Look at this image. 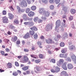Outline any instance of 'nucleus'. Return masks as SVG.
I'll return each instance as SVG.
<instances>
[{"instance_id":"nucleus-1","label":"nucleus","mask_w":76,"mask_h":76,"mask_svg":"<svg viewBox=\"0 0 76 76\" xmlns=\"http://www.w3.org/2000/svg\"><path fill=\"white\" fill-rule=\"evenodd\" d=\"M19 5L20 6L25 7H27L28 4H27V2L25 0H23L22 1L20 2Z\"/></svg>"},{"instance_id":"nucleus-2","label":"nucleus","mask_w":76,"mask_h":76,"mask_svg":"<svg viewBox=\"0 0 76 76\" xmlns=\"http://www.w3.org/2000/svg\"><path fill=\"white\" fill-rule=\"evenodd\" d=\"M56 26L55 27V31H57V29H59V26H60V24L61 23V21L60 20H57L56 22Z\"/></svg>"},{"instance_id":"nucleus-3","label":"nucleus","mask_w":76,"mask_h":76,"mask_svg":"<svg viewBox=\"0 0 76 76\" xmlns=\"http://www.w3.org/2000/svg\"><path fill=\"white\" fill-rule=\"evenodd\" d=\"M53 28V24H48L45 27V30L47 31H49L50 29H51Z\"/></svg>"},{"instance_id":"nucleus-4","label":"nucleus","mask_w":76,"mask_h":76,"mask_svg":"<svg viewBox=\"0 0 76 76\" xmlns=\"http://www.w3.org/2000/svg\"><path fill=\"white\" fill-rule=\"evenodd\" d=\"M29 61V58L27 56H24L22 59V61L23 63H26Z\"/></svg>"},{"instance_id":"nucleus-5","label":"nucleus","mask_w":76,"mask_h":76,"mask_svg":"<svg viewBox=\"0 0 76 76\" xmlns=\"http://www.w3.org/2000/svg\"><path fill=\"white\" fill-rule=\"evenodd\" d=\"M46 42L47 44H54L55 42L54 41H53V40L49 38L48 39H46Z\"/></svg>"},{"instance_id":"nucleus-6","label":"nucleus","mask_w":76,"mask_h":76,"mask_svg":"<svg viewBox=\"0 0 76 76\" xmlns=\"http://www.w3.org/2000/svg\"><path fill=\"white\" fill-rule=\"evenodd\" d=\"M45 10H44L43 8H39V12L41 15H44V13H45Z\"/></svg>"},{"instance_id":"nucleus-7","label":"nucleus","mask_w":76,"mask_h":76,"mask_svg":"<svg viewBox=\"0 0 76 76\" xmlns=\"http://www.w3.org/2000/svg\"><path fill=\"white\" fill-rule=\"evenodd\" d=\"M2 22L3 23H8L9 22V20L8 18L6 16L2 18Z\"/></svg>"},{"instance_id":"nucleus-8","label":"nucleus","mask_w":76,"mask_h":76,"mask_svg":"<svg viewBox=\"0 0 76 76\" xmlns=\"http://www.w3.org/2000/svg\"><path fill=\"white\" fill-rule=\"evenodd\" d=\"M17 8L18 10V11L19 13H20V12L22 13H23L25 12V10L23 9L20 10V7L19 6H17Z\"/></svg>"},{"instance_id":"nucleus-9","label":"nucleus","mask_w":76,"mask_h":76,"mask_svg":"<svg viewBox=\"0 0 76 76\" xmlns=\"http://www.w3.org/2000/svg\"><path fill=\"white\" fill-rule=\"evenodd\" d=\"M71 58L74 61L75 63L76 64V56L75 55H72L71 56Z\"/></svg>"},{"instance_id":"nucleus-10","label":"nucleus","mask_w":76,"mask_h":76,"mask_svg":"<svg viewBox=\"0 0 76 76\" xmlns=\"http://www.w3.org/2000/svg\"><path fill=\"white\" fill-rule=\"evenodd\" d=\"M35 68L37 71L35 72L36 73H38V72H40V71L42 70V69H41V67L40 66H36V67H35Z\"/></svg>"},{"instance_id":"nucleus-11","label":"nucleus","mask_w":76,"mask_h":76,"mask_svg":"<svg viewBox=\"0 0 76 76\" xmlns=\"http://www.w3.org/2000/svg\"><path fill=\"white\" fill-rule=\"evenodd\" d=\"M66 63L65 62L62 65V67L64 69V70H66L67 69V66H66Z\"/></svg>"},{"instance_id":"nucleus-12","label":"nucleus","mask_w":76,"mask_h":76,"mask_svg":"<svg viewBox=\"0 0 76 76\" xmlns=\"http://www.w3.org/2000/svg\"><path fill=\"white\" fill-rule=\"evenodd\" d=\"M68 69L70 70L73 69V65L71 64H68L67 65Z\"/></svg>"},{"instance_id":"nucleus-13","label":"nucleus","mask_w":76,"mask_h":76,"mask_svg":"<svg viewBox=\"0 0 76 76\" xmlns=\"http://www.w3.org/2000/svg\"><path fill=\"white\" fill-rule=\"evenodd\" d=\"M23 38L25 39H28V38H30V35L29 33H27L24 36Z\"/></svg>"},{"instance_id":"nucleus-14","label":"nucleus","mask_w":76,"mask_h":76,"mask_svg":"<svg viewBox=\"0 0 76 76\" xmlns=\"http://www.w3.org/2000/svg\"><path fill=\"white\" fill-rule=\"evenodd\" d=\"M43 15H44L45 17H48L50 16V12L48 11L46 12L45 11Z\"/></svg>"},{"instance_id":"nucleus-15","label":"nucleus","mask_w":76,"mask_h":76,"mask_svg":"<svg viewBox=\"0 0 76 76\" xmlns=\"http://www.w3.org/2000/svg\"><path fill=\"white\" fill-rule=\"evenodd\" d=\"M11 40L13 42H15L17 40H18V37L16 36H14L12 37Z\"/></svg>"},{"instance_id":"nucleus-16","label":"nucleus","mask_w":76,"mask_h":76,"mask_svg":"<svg viewBox=\"0 0 76 76\" xmlns=\"http://www.w3.org/2000/svg\"><path fill=\"white\" fill-rule=\"evenodd\" d=\"M34 15H35V13L33 12L30 11L28 14V15L29 17H32Z\"/></svg>"},{"instance_id":"nucleus-17","label":"nucleus","mask_w":76,"mask_h":76,"mask_svg":"<svg viewBox=\"0 0 76 76\" xmlns=\"http://www.w3.org/2000/svg\"><path fill=\"white\" fill-rule=\"evenodd\" d=\"M64 60H63V59H60L59 60V62L58 63H57L58 66L59 65H60V64H63V63H64ZM58 63H59V64H58Z\"/></svg>"},{"instance_id":"nucleus-18","label":"nucleus","mask_w":76,"mask_h":76,"mask_svg":"<svg viewBox=\"0 0 76 76\" xmlns=\"http://www.w3.org/2000/svg\"><path fill=\"white\" fill-rule=\"evenodd\" d=\"M7 66L8 68H12V63L9 62L7 64Z\"/></svg>"},{"instance_id":"nucleus-19","label":"nucleus","mask_w":76,"mask_h":76,"mask_svg":"<svg viewBox=\"0 0 76 76\" xmlns=\"http://www.w3.org/2000/svg\"><path fill=\"white\" fill-rule=\"evenodd\" d=\"M29 67V66H24L22 68V69L24 71H26V70H28Z\"/></svg>"},{"instance_id":"nucleus-20","label":"nucleus","mask_w":76,"mask_h":76,"mask_svg":"<svg viewBox=\"0 0 76 76\" xmlns=\"http://www.w3.org/2000/svg\"><path fill=\"white\" fill-rule=\"evenodd\" d=\"M70 50H73V51L76 50V48L75 46L73 45H72L70 48Z\"/></svg>"},{"instance_id":"nucleus-21","label":"nucleus","mask_w":76,"mask_h":76,"mask_svg":"<svg viewBox=\"0 0 76 76\" xmlns=\"http://www.w3.org/2000/svg\"><path fill=\"white\" fill-rule=\"evenodd\" d=\"M29 34L30 35L33 36V35H34L35 34V31L33 30L30 31H29Z\"/></svg>"},{"instance_id":"nucleus-22","label":"nucleus","mask_w":76,"mask_h":76,"mask_svg":"<svg viewBox=\"0 0 76 76\" xmlns=\"http://www.w3.org/2000/svg\"><path fill=\"white\" fill-rule=\"evenodd\" d=\"M8 15L9 16V18L10 19H13V15L12 14H11V13H9Z\"/></svg>"},{"instance_id":"nucleus-23","label":"nucleus","mask_w":76,"mask_h":76,"mask_svg":"<svg viewBox=\"0 0 76 76\" xmlns=\"http://www.w3.org/2000/svg\"><path fill=\"white\" fill-rule=\"evenodd\" d=\"M60 70V69L59 67L57 66L55 67V71L56 72V73H58V72Z\"/></svg>"},{"instance_id":"nucleus-24","label":"nucleus","mask_w":76,"mask_h":76,"mask_svg":"<svg viewBox=\"0 0 76 76\" xmlns=\"http://www.w3.org/2000/svg\"><path fill=\"white\" fill-rule=\"evenodd\" d=\"M22 18L23 19H24V20L26 21L27 20V17L26 16V15L25 14H23Z\"/></svg>"},{"instance_id":"nucleus-25","label":"nucleus","mask_w":76,"mask_h":76,"mask_svg":"<svg viewBox=\"0 0 76 76\" xmlns=\"http://www.w3.org/2000/svg\"><path fill=\"white\" fill-rule=\"evenodd\" d=\"M37 44L38 45H39V48H42V46H41V42L40 41H38L37 42Z\"/></svg>"},{"instance_id":"nucleus-26","label":"nucleus","mask_w":76,"mask_h":76,"mask_svg":"<svg viewBox=\"0 0 76 76\" xmlns=\"http://www.w3.org/2000/svg\"><path fill=\"white\" fill-rule=\"evenodd\" d=\"M30 29H31V30H34L35 31H36L38 30V29H37V27H36L35 26H34L33 27H31L30 28Z\"/></svg>"},{"instance_id":"nucleus-27","label":"nucleus","mask_w":76,"mask_h":76,"mask_svg":"<svg viewBox=\"0 0 76 76\" xmlns=\"http://www.w3.org/2000/svg\"><path fill=\"white\" fill-rule=\"evenodd\" d=\"M13 23L14 24H19V20L17 19H15L14 20Z\"/></svg>"},{"instance_id":"nucleus-28","label":"nucleus","mask_w":76,"mask_h":76,"mask_svg":"<svg viewBox=\"0 0 76 76\" xmlns=\"http://www.w3.org/2000/svg\"><path fill=\"white\" fill-rule=\"evenodd\" d=\"M70 12L72 14H75L76 13V10L74 9H71Z\"/></svg>"},{"instance_id":"nucleus-29","label":"nucleus","mask_w":76,"mask_h":76,"mask_svg":"<svg viewBox=\"0 0 76 76\" xmlns=\"http://www.w3.org/2000/svg\"><path fill=\"white\" fill-rule=\"evenodd\" d=\"M62 10H64L65 12H66L67 11V8L64 6V5H62Z\"/></svg>"},{"instance_id":"nucleus-30","label":"nucleus","mask_w":76,"mask_h":76,"mask_svg":"<svg viewBox=\"0 0 76 76\" xmlns=\"http://www.w3.org/2000/svg\"><path fill=\"white\" fill-rule=\"evenodd\" d=\"M32 26H34V23L32 22H31L29 21V26L31 27Z\"/></svg>"},{"instance_id":"nucleus-31","label":"nucleus","mask_w":76,"mask_h":76,"mask_svg":"<svg viewBox=\"0 0 76 76\" xmlns=\"http://www.w3.org/2000/svg\"><path fill=\"white\" fill-rule=\"evenodd\" d=\"M36 9L37 7H36V6H33L31 7V9L32 10H35Z\"/></svg>"},{"instance_id":"nucleus-32","label":"nucleus","mask_w":76,"mask_h":76,"mask_svg":"<svg viewBox=\"0 0 76 76\" xmlns=\"http://www.w3.org/2000/svg\"><path fill=\"white\" fill-rule=\"evenodd\" d=\"M50 63H56V60L54 59H52L50 61Z\"/></svg>"},{"instance_id":"nucleus-33","label":"nucleus","mask_w":76,"mask_h":76,"mask_svg":"<svg viewBox=\"0 0 76 76\" xmlns=\"http://www.w3.org/2000/svg\"><path fill=\"white\" fill-rule=\"evenodd\" d=\"M31 11V9L29 8H27L26 10V12L27 13H28Z\"/></svg>"},{"instance_id":"nucleus-34","label":"nucleus","mask_w":76,"mask_h":76,"mask_svg":"<svg viewBox=\"0 0 76 76\" xmlns=\"http://www.w3.org/2000/svg\"><path fill=\"white\" fill-rule=\"evenodd\" d=\"M12 75L13 76H18V73L17 72H14L13 73Z\"/></svg>"},{"instance_id":"nucleus-35","label":"nucleus","mask_w":76,"mask_h":76,"mask_svg":"<svg viewBox=\"0 0 76 76\" xmlns=\"http://www.w3.org/2000/svg\"><path fill=\"white\" fill-rule=\"evenodd\" d=\"M60 47H64V43L63 42H61L60 44Z\"/></svg>"},{"instance_id":"nucleus-36","label":"nucleus","mask_w":76,"mask_h":76,"mask_svg":"<svg viewBox=\"0 0 76 76\" xmlns=\"http://www.w3.org/2000/svg\"><path fill=\"white\" fill-rule=\"evenodd\" d=\"M42 1L43 3H44L45 4H46L48 3V0H41Z\"/></svg>"},{"instance_id":"nucleus-37","label":"nucleus","mask_w":76,"mask_h":76,"mask_svg":"<svg viewBox=\"0 0 76 76\" xmlns=\"http://www.w3.org/2000/svg\"><path fill=\"white\" fill-rule=\"evenodd\" d=\"M35 62L36 63H39L41 62V59H38L35 60Z\"/></svg>"},{"instance_id":"nucleus-38","label":"nucleus","mask_w":76,"mask_h":76,"mask_svg":"<svg viewBox=\"0 0 76 76\" xmlns=\"http://www.w3.org/2000/svg\"><path fill=\"white\" fill-rule=\"evenodd\" d=\"M15 65L16 66H17V67H19V64L17 61H15Z\"/></svg>"},{"instance_id":"nucleus-39","label":"nucleus","mask_w":76,"mask_h":76,"mask_svg":"<svg viewBox=\"0 0 76 76\" xmlns=\"http://www.w3.org/2000/svg\"><path fill=\"white\" fill-rule=\"evenodd\" d=\"M34 22H37L38 20V18L37 17H34L33 19Z\"/></svg>"},{"instance_id":"nucleus-40","label":"nucleus","mask_w":76,"mask_h":76,"mask_svg":"<svg viewBox=\"0 0 76 76\" xmlns=\"http://www.w3.org/2000/svg\"><path fill=\"white\" fill-rule=\"evenodd\" d=\"M34 39H35L38 38V35H37V34L36 33L34 35Z\"/></svg>"},{"instance_id":"nucleus-41","label":"nucleus","mask_w":76,"mask_h":76,"mask_svg":"<svg viewBox=\"0 0 76 76\" xmlns=\"http://www.w3.org/2000/svg\"><path fill=\"white\" fill-rule=\"evenodd\" d=\"M10 9L11 10H12V11H14V10H15V9L13 8V6L12 5L11 7H10Z\"/></svg>"},{"instance_id":"nucleus-42","label":"nucleus","mask_w":76,"mask_h":76,"mask_svg":"<svg viewBox=\"0 0 76 76\" xmlns=\"http://www.w3.org/2000/svg\"><path fill=\"white\" fill-rule=\"evenodd\" d=\"M66 51H67V50L66 49H64L61 51V52L62 53H65Z\"/></svg>"},{"instance_id":"nucleus-43","label":"nucleus","mask_w":76,"mask_h":76,"mask_svg":"<svg viewBox=\"0 0 76 76\" xmlns=\"http://www.w3.org/2000/svg\"><path fill=\"white\" fill-rule=\"evenodd\" d=\"M2 13L3 15H6V11L5 10H3Z\"/></svg>"},{"instance_id":"nucleus-44","label":"nucleus","mask_w":76,"mask_h":76,"mask_svg":"<svg viewBox=\"0 0 76 76\" xmlns=\"http://www.w3.org/2000/svg\"><path fill=\"white\" fill-rule=\"evenodd\" d=\"M69 20H72L73 19V16H70L69 18Z\"/></svg>"},{"instance_id":"nucleus-45","label":"nucleus","mask_w":76,"mask_h":76,"mask_svg":"<svg viewBox=\"0 0 76 76\" xmlns=\"http://www.w3.org/2000/svg\"><path fill=\"white\" fill-rule=\"evenodd\" d=\"M29 21L28 22H25L24 23V24L25 25H26V26L28 25V26H29Z\"/></svg>"},{"instance_id":"nucleus-46","label":"nucleus","mask_w":76,"mask_h":76,"mask_svg":"<svg viewBox=\"0 0 76 76\" xmlns=\"http://www.w3.org/2000/svg\"><path fill=\"white\" fill-rule=\"evenodd\" d=\"M39 57L40 58H43V55L42 54H40L39 55Z\"/></svg>"},{"instance_id":"nucleus-47","label":"nucleus","mask_w":76,"mask_h":76,"mask_svg":"<svg viewBox=\"0 0 76 76\" xmlns=\"http://www.w3.org/2000/svg\"><path fill=\"white\" fill-rule=\"evenodd\" d=\"M50 9H51V10H53L54 8V7L53 5H51L50 7Z\"/></svg>"},{"instance_id":"nucleus-48","label":"nucleus","mask_w":76,"mask_h":76,"mask_svg":"<svg viewBox=\"0 0 76 76\" xmlns=\"http://www.w3.org/2000/svg\"><path fill=\"white\" fill-rule=\"evenodd\" d=\"M30 56L31 57H32L33 58H37V57H35V55L32 54L30 55Z\"/></svg>"},{"instance_id":"nucleus-49","label":"nucleus","mask_w":76,"mask_h":76,"mask_svg":"<svg viewBox=\"0 0 76 76\" xmlns=\"http://www.w3.org/2000/svg\"><path fill=\"white\" fill-rule=\"evenodd\" d=\"M16 43L17 44V45H19V44H20V40L17 41H16Z\"/></svg>"},{"instance_id":"nucleus-50","label":"nucleus","mask_w":76,"mask_h":76,"mask_svg":"<svg viewBox=\"0 0 76 76\" xmlns=\"http://www.w3.org/2000/svg\"><path fill=\"white\" fill-rule=\"evenodd\" d=\"M60 0H55V3L56 4H58L60 3Z\"/></svg>"},{"instance_id":"nucleus-51","label":"nucleus","mask_w":76,"mask_h":76,"mask_svg":"<svg viewBox=\"0 0 76 76\" xmlns=\"http://www.w3.org/2000/svg\"><path fill=\"white\" fill-rule=\"evenodd\" d=\"M50 71H51V72H52V73H56V70H54L53 69H51Z\"/></svg>"},{"instance_id":"nucleus-52","label":"nucleus","mask_w":76,"mask_h":76,"mask_svg":"<svg viewBox=\"0 0 76 76\" xmlns=\"http://www.w3.org/2000/svg\"><path fill=\"white\" fill-rule=\"evenodd\" d=\"M24 51L25 52H28L29 50L25 48L24 49Z\"/></svg>"},{"instance_id":"nucleus-53","label":"nucleus","mask_w":76,"mask_h":76,"mask_svg":"<svg viewBox=\"0 0 76 76\" xmlns=\"http://www.w3.org/2000/svg\"><path fill=\"white\" fill-rule=\"evenodd\" d=\"M1 53L2 55L3 56H4V52L3 50H1Z\"/></svg>"},{"instance_id":"nucleus-54","label":"nucleus","mask_w":76,"mask_h":76,"mask_svg":"<svg viewBox=\"0 0 76 76\" xmlns=\"http://www.w3.org/2000/svg\"><path fill=\"white\" fill-rule=\"evenodd\" d=\"M64 36L65 37H67L68 36V35H67V33H64Z\"/></svg>"},{"instance_id":"nucleus-55","label":"nucleus","mask_w":76,"mask_h":76,"mask_svg":"<svg viewBox=\"0 0 76 76\" xmlns=\"http://www.w3.org/2000/svg\"><path fill=\"white\" fill-rule=\"evenodd\" d=\"M41 19H43V20H46V19H47V18L45 17H44L43 16L41 17Z\"/></svg>"},{"instance_id":"nucleus-56","label":"nucleus","mask_w":76,"mask_h":76,"mask_svg":"<svg viewBox=\"0 0 76 76\" xmlns=\"http://www.w3.org/2000/svg\"><path fill=\"white\" fill-rule=\"evenodd\" d=\"M67 60L68 61H71V59L70 58H67Z\"/></svg>"},{"instance_id":"nucleus-57","label":"nucleus","mask_w":76,"mask_h":76,"mask_svg":"<svg viewBox=\"0 0 76 76\" xmlns=\"http://www.w3.org/2000/svg\"><path fill=\"white\" fill-rule=\"evenodd\" d=\"M62 6V4L61 3H59L58 5V7H59L60 6Z\"/></svg>"},{"instance_id":"nucleus-58","label":"nucleus","mask_w":76,"mask_h":76,"mask_svg":"<svg viewBox=\"0 0 76 76\" xmlns=\"http://www.w3.org/2000/svg\"><path fill=\"white\" fill-rule=\"evenodd\" d=\"M40 38L41 39H44V37L42 35L40 37Z\"/></svg>"},{"instance_id":"nucleus-59","label":"nucleus","mask_w":76,"mask_h":76,"mask_svg":"<svg viewBox=\"0 0 76 76\" xmlns=\"http://www.w3.org/2000/svg\"><path fill=\"white\" fill-rule=\"evenodd\" d=\"M57 38H60L61 37V36H60V35L58 34L57 36Z\"/></svg>"},{"instance_id":"nucleus-60","label":"nucleus","mask_w":76,"mask_h":76,"mask_svg":"<svg viewBox=\"0 0 76 76\" xmlns=\"http://www.w3.org/2000/svg\"><path fill=\"white\" fill-rule=\"evenodd\" d=\"M22 42L23 45H25V40H22Z\"/></svg>"},{"instance_id":"nucleus-61","label":"nucleus","mask_w":76,"mask_h":76,"mask_svg":"<svg viewBox=\"0 0 76 76\" xmlns=\"http://www.w3.org/2000/svg\"><path fill=\"white\" fill-rule=\"evenodd\" d=\"M5 50L7 52H9V51H10V50H9V49L7 48Z\"/></svg>"},{"instance_id":"nucleus-62","label":"nucleus","mask_w":76,"mask_h":76,"mask_svg":"<svg viewBox=\"0 0 76 76\" xmlns=\"http://www.w3.org/2000/svg\"><path fill=\"white\" fill-rule=\"evenodd\" d=\"M67 54H64V57H67Z\"/></svg>"},{"instance_id":"nucleus-63","label":"nucleus","mask_w":76,"mask_h":76,"mask_svg":"<svg viewBox=\"0 0 76 76\" xmlns=\"http://www.w3.org/2000/svg\"><path fill=\"white\" fill-rule=\"evenodd\" d=\"M60 57H64V54H61L60 55Z\"/></svg>"},{"instance_id":"nucleus-64","label":"nucleus","mask_w":76,"mask_h":76,"mask_svg":"<svg viewBox=\"0 0 76 76\" xmlns=\"http://www.w3.org/2000/svg\"><path fill=\"white\" fill-rule=\"evenodd\" d=\"M27 1L28 4H31V1L29 0H27Z\"/></svg>"}]
</instances>
